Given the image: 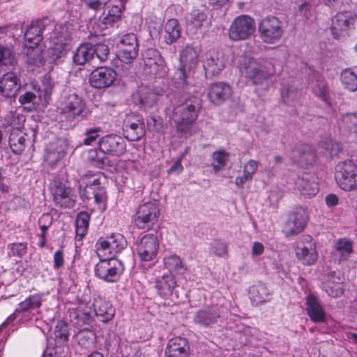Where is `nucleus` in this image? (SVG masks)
Returning <instances> with one entry per match:
<instances>
[{
    "mask_svg": "<svg viewBox=\"0 0 357 357\" xmlns=\"http://www.w3.org/2000/svg\"><path fill=\"white\" fill-rule=\"evenodd\" d=\"M207 19V15L199 10H192L187 17L186 29L188 32L195 33L203 26Z\"/></svg>",
    "mask_w": 357,
    "mask_h": 357,
    "instance_id": "obj_29",
    "label": "nucleus"
},
{
    "mask_svg": "<svg viewBox=\"0 0 357 357\" xmlns=\"http://www.w3.org/2000/svg\"><path fill=\"white\" fill-rule=\"evenodd\" d=\"M38 98L36 95L31 91H26L24 94L19 96V102L24 105L29 104L28 107H25L28 111H32L36 108V102Z\"/></svg>",
    "mask_w": 357,
    "mask_h": 357,
    "instance_id": "obj_49",
    "label": "nucleus"
},
{
    "mask_svg": "<svg viewBox=\"0 0 357 357\" xmlns=\"http://www.w3.org/2000/svg\"><path fill=\"white\" fill-rule=\"evenodd\" d=\"M233 93L231 86L224 82H215L208 88V97L214 105H221L229 99Z\"/></svg>",
    "mask_w": 357,
    "mask_h": 357,
    "instance_id": "obj_16",
    "label": "nucleus"
},
{
    "mask_svg": "<svg viewBox=\"0 0 357 357\" xmlns=\"http://www.w3.org/2000/svg\"><path fill=\"white\" fill-rule=\"evenodd\" d=\"M105 153L102 152L100 149V151L97 149H91L88 153V160L93 166L102 169L109 162L107 158L105 155Z\"/></svg>",
    "mask_w": 357,
    "mask_h": 357,
    "instance_id": "obj_40",
    "label": "nucleus"
},
{
    "mask_svg": "<svg viewBox=\"0 0 357 357\" xmlns=\"http://www.w3.org/2000/svg\"><path fill=\"white\" fill-rule=\"evenodd\" d=\"M52 192L56 205L70 208L74 205V200L70 197L72 190L59 181H54L52 187Z\"/></svg>",
    "mask_w": 357,
    "mask_h": 357,
    "instance_id": "obj_20",
    "label": "nucleus"
},
{
    "mask_svg": "<svg viewBox=\"0 0 357 357\" xmlns=\"http://www.w3.org/2000/svg\"><path fill=\"white\" fill-rule=\"evenodd\" d=\"M229 153L226 152L225 150H220L213 152L212 158L213 162L225 166L229 160Z\"/></svg>",
    "mask_w": 357,
    "mask_h": 357,
    "instance_id": "obj_58",
    "label": "nucleus"
},
{
    "mask_svg": "<svg viewBox=\"0 0 357 357\" xmlns=\"http://www.w3.org/2000/svg\"><path fill=\"white\" fill-rule=\"evenodd\" d=\"M90 215L88 213L81 211L78 213L75 222V232L79 239H82L87 232Z\"/></svg>",
    "mask_w": 357,
    "mask_h": 357,
    "instance_id": "obj_37",
    "label": "nucleus"
},
{
    "mask_svg": "<svg viewBox=\"0 0 357 357\" xmlns=\"http://www.w3.org/2000/svg\"><path fill=\"white\" fill-rule=\"evenodd\" d=\"M165 39L167 44H172L181 36V27L176 19L169 20L165 25Z\"/></svg>",
    "mask_w": 357,
    "mask_h": 357,
    "instance_id": "obj_32",
    "label": "nucleus"
},
{
    "mask_svg": "<svg viewBox=\"0 0 357 357\" xmlns=\"http://www.w3.org/2000/svg\"><path fill=\"white\" fill-rule=\"evenodd\" d=\"M45 20H38L30 24L24 33V38L27 43L35 46L42 40V33L45 27Z\"/></svg>",
    "mask_w": 357,
    "mask_h": 357,
    "instance_id": "obj_27",
    "label": "nucleus"
},
{
    "mask_svg": "<svg viewBox=\"0 0 357 357\" xmlns=\"http://www.w3.org/2000/svg\"><path fill=\"white\" fill-rule=\"evenodd\" d=\"M269 294L268 289L263 284L254 285L250 289V298L257 304L266 302Z\"/></svg>",
    "mask_w": 357,
    "mask_h": 357,
    "instance_id": "obj_36",
    "label": "nucleus"
},
{
    "mask_svg": "<svg viewBox=\"0 0 357 357\" xmlns=\"http://www.w3.org/2000/svg\"><path fill=\"white\" fill-rule=\"evenodd\" d=\"M240 70L253 84H259L267 80L275 73L273 59L261 58L258 60L247 56L239 59Z\"/></svg>",
    "mask_w": 357,
    "mask_h": 357,
    "instance_id": "obj_1",
    "label": "nucleus"
},
{
    "mask_svg": "<svg viewBox=\"0 0 357 357\" xmlns=\"http://www.w3.org/2000/svg\"><path fill=\"white\" fill-rule=\"evenodd\" d=\"M119 57L126 63H130L138 55V43L135 34L132 33L125 34L119 43Z\"/></svg>",
    "mask_w": 357,
    "mask_h": 357,
    "instance_id": "obj_13",
    "label": "nucleus"
},
{
    "mask_svg": "<svg viewBox=\"0 0 357 357\" xmlns=\"http://www.w3.org/2000/svg\"><path fill=\"white\" fill-rule=\"evenodd\" d=\"M115 70L109 67H99L93 70L89 77L91 86L96 89L107 88L111 86L116 79Z\"/></svg>",
    "mask_w": 357,
    "mask_h": 357,
    "instance_id": "obj_15",
    "label": "nucleus"
},
{
    "mask_svg": "<svg viewBox=\"0 0 357 357\" xmlns=\"http://www.w3.org/2000/svg\"><path fill=\"white\" fill-rule=\"evenodd\" d=\"M259 31L261 40L269 44L278 43L282 34V22L275 16H268L259 24Z\"/></svg>",
    "mask_w": 357,
    "mask_h": 357,
    "instance_id": "obj_8",
    "label": "nucleus"
},
{
    "mask_svg": "<svg viewBox=\"0 0 357 357\" xmlns=\"http://www.w3.org/2000/svg\"><path fill=\"white\" fill-rule=\"evenodd\" d=\"M64 263L63 253V251L59 250L56 251L54 255V269H59L63 266Z\"/></svg>",
    "mask_w": 357,
    "mask_h": 357,
    "instance_id": "obj_61",
    "label": "nucleus"
},
{
    "mask_svg": "<svg viewBox=\"0 0 357 357\" xmlns=\"http://www.w3.org/2000/svg\"><path fill=\"white\" fill-rule=\"evenodd\" d=\"M144 69L148 73L163 77L166 74V64L160 52L149 48L143 54Z\"/></svg>",
    "mask_w": 357,
    "mask_h": 357,
    "instance_id": "obj_11",
    "label": "nucleus"
},
{
    "mask_svg": "<svg viewBox=\"0 0 357 357\" xmlns=\"http://www.w3.org/2000/svg\"><path fill=\"white\" fill-rule=\"evenodd\" d=\"M335 179L345 191L357 189V167L350 160L338 162L335 166Z\"/></svg>",
    "mask_w": 357,
    "mask_h": 357,
    "instance_id": "obj_5",
    "label": "nucleus"
},
{
    "mask_svg": "<svg viewBox=\"0 0 357 357\" xmlns=\"http://www.w3.org/2000/svg\"><path fill=\"white\" fill-rule=\"evenodd\" d=\"M20 88V79L13 73H5L0 79V93L6 98H15Z\"/></svg>",
    "mask_w": 357,
    "mask_h": 357,
    "instance_id": "obj_22",
    "label": "nucleus"
},
{
    "mask_svg": "<svg viewBox=\"0 0 357 357\" xmlns=\"http://www.w3.org/2000/svg\"><path fill=\"white\" fill-rule=\"evenodd\" d=\"M62 121L66 120L75 125L79 119L87 117L86 105L82 97L75 93L66 96L59 107Z\"/></svg>",
    "mask_w": 357,
    "mask_h": 357,
    "instance_id": "obj_3",
    "label": "nucleus"
},
{
    "mask_svg": "<svg viewBox=\"0 0 357 357\" xmlns=\"http://www.w3.org/2000/svg\"><path fill=\"white\" fill-rule=\"evenodd\" d=\"M200 108L201 102L198 98L187 100L185 103L174 107L173 115L178 132L187 133L190 131Z\"/></svg>",
    "mask_w": 357,
    "mask_h": 357,
    "instance_id": "obj_2",
    "label": "nucleus"
},
{
    "mask_svg": "<svg viewBox=\"0 0 357 357\" xmlns=\"http://www.w3.org/2000/svg\"><path fill=\"white\" fill-rule=\"evenodd\" d=\"M324 289L326 294L331 297H339L344 292L341 279L337 277L335 280V272L330 274L328 280L324 284Z\"/></svg>",
    "mask_w": 357,
    "mask_h": 357,
    "instance_id": "obj_33",
    "label": "nucleus"
},
{
    "mask_svg": "<svg viewBox=\"0 0 357 357\" xmlns=\"http://www.w3.org/2000/svg\"><path fill=\"white\" fill-rule=\"evenodd\" d=\"M40 305V296L38 294L31 295L18 304L14 314L38 308Z\"/></svg>",
    "mask_w": 357,
    "mask_h": 357,
    "instance_id": "obj_35",
    "label": "nucleus"
},
{
    "mask_svg": "<svg viewBox=\"0 0 357 357\" xmlns=\"http://www.w3.org/2000/svg\"><path fill=\"white\" fill-rule=\"evenodd\" d=\"M344 126L357 134V113H349L342 116Z\"/></svg>",
    "mask_w": 357,
    "mask_h": 357,
    "instance_id": "obj_56",
    "label": "nucleus"
},
{
    "mask_svg": "<svg viewBox=\"0 0 357 357\" xmlns=\"http://www.w3.org/2000/svg\"><path fill=\"white\" fill-rule=\"evenodd\" d=\"M86 178H89V180L86 183L87 185H90L91 188H93L95 190L100 188L101 184V180L104 178V176L102 173L98 172L97 174H86L84 175Z\"/></svg>",
    "mask_w": 357,
    "mask_h": 357,
    "instance_id": "obj_57",
    "label": "nucleus"
},
{
    "mask_svg": "<svg viewBox=\"0 0 357 357\" xmlns=\"http://www.w3.org/2000/svg\"><path fill=\"white\" fill-rule=\"evenodd\" d=\"M16 63L13 51L8 47L0 45V64L13 66Z\"/></svg>",
    "mask_w": 357,
    "mask_h": 357,
    "instance_id": "obj_47",
    "label": "nucleus"
},
{
    "mask_svg": "<svg viewBox=\"0 0 357 357\" xmlns=\"http://www.w3.org/2000/svg\"><path fill=\"white\" fill-rule=\"evenodd\" d=\"M255 31V23L252 17L243 15L236 17L229 29V36L232 40H246Z\"/></svg>",
    "mask_w": 357,
    "mask_h": 357,
    "instance_id": "obj_9",
    "label": "nucleus"
},
{
    "mask_svg": "<svg viewBox=\"0 0 357 357\" xmlns=\"http://www.w3.org/2000/svg\"><path fill=\"white\" fill-rule=\"evenodd\" d=\"M10 250L8 255L21 258L27 252L26 243H13L8 245Z\"/></svg>",
    "mask_w": 357,
    "mask_h": 357,
    "instance_id": "obj_54",
    "label": "nucleus"
},
{
    "mask_svg": "<svg viewBox=\"0 0 357 357\" xmlns=\"http://www.w3.org/2000/svg\"><path fill=\"white\" fill-rule=\"evenodd\" d=\"M26 54L29 57V62L31 64L40 65L45 62L43 52L37 45L33 47L32 45H30L29 48L27 50Z\"/></svg>",
    "mask_w": 357,
    "mask_h": 357,
    "instance_id": "obj_46",
    "label": "nucleus"
},
{
    "mask_svg": "<svg viewBox=\"0 0 357 357\" xmlns=\"http://www.w3.org/2000/svg\"><path fill=\"white\" fill-rule=\"evenodd\" d=\"M92 50H93V56L94 59L96 58L101 62H104L107 59L109 49L107 45L104 43L92 45Z\"/></svg>",
    "mask_w": 357,
    "mask_h": 357,
    "instance_id": "obj_48",
    "label": "nucleus"
},
{
    "mask_svg": "<svg viewBox=\"0 0 357 357\" xmlns=\"http://www.w3.org/2000/svg\"><path fill=\"white\" fill-rule=\"evenodd\" d=\"M296 185L301 194L309 197L314 196L319 191L318 183L313 176L307 174L298 176Z\"/></svg>",
    "mask_w": 357,
    "mask_h": 357,
    "instance_id": "obj_26",
    "label": "nucleus"
},
{
    "mask_svg": "<svg viewBox=\"0 0 357 357\" xmlns=\"http://www.w3.org/2000/svg\"><path fill=\"white\" fill-rule=\"evenodd\" d=\"M221 318L219 309L214 306H206L199 310L195 314L193 321L204 328L211 327Z\"/></svg>",
    "mask_w": 357,
    "mask_h": 357,
    "instance_id": "obj_18",
    "label": "nucleus"
},
{
    "mask_svg": "<svg viewBox=\"0 0 357 357\" xmlns=\"http://www.w3.org/2000/svg\"><path fill=\"white\" fill-rule=\"evenodd\" d=\"M165 266L169 270L181 272L184 270L183 261L179 257L172 255L164 258Z\"/></svg>",
    "mask_w": 357,
    "mask_h": 357,
    "instance_id": "obj_43",
    "label": "nucleus"
},
{
    "mask_svg": "<svg viewBox=\"0 0 357 357\" xmlns=\"http://www.w3.org/2000/svg\"><path fill=\"white\" fill-rule=\"evenodd\" d=\"M159 249V240L156 235L148 234L141 238L137 245V251L141 260L153 261Z\"/></svg>",
    "mask_w": 357,
    "mask_h": 357,
    "instance_id": "obj_12",
    "label": "nucleus"
},
{
    "mask_svg": "<svg viewBox=\"0 0 357 357\" xmlns=\"http://www.w3.org/2000/svg\"><path fill=\"white\" fill-rule=\"evenodd\" d=\"M353 22V13L351 11L337 13L332 20L331 24V32L334 38L339 39L346 36Z\"/></svg>",
    "mask_w": 357,
    "mask_h": 357,
    "instance_id": "obj_17",
    "label": "nucleus"
},
{
    "mask_svg": "<svg viewBox=\"0 0 357 357\" xmlns=\"http://www.w3.org/2000/svg\"><path fill=\"white\" fill-rule=\"evenodd\" d=\"M340 81L345 89L351 92L357 91V67L343 69L340 73Z\"/></svg>",
    "mask_w": 357,
    "mask_h": 357,
    "instance_id": "obj_28",
    "label": "nucleus"
},
{
    "mask_svg": "<svg viewBox=\"0 0 357 357\" xmlns=\"http://www.w3.org/2000/svg\"><path fill=\"white\" fill-rule=\"evenodd\" d=\"M296 255L298 259L302 260L303 264L307 265L313 264L317 259L315 250L311 247L308 248L305 246L297 248Z\"/></svg>",
    "mask_w": 357,
    "mask_h": 357,
    "instance_id": "obj_39",
    "label": "nucleus"
},
{
    "mask_svg": "<svg viewBox=\"0 0 357 357\" xmlns=\"http://www.w3.org/2000/svg\"><path fill=\"white\" fill-rule=\"evenodd\" d=\"M124 265L116 258L101 259L94 268L95 275L107 282H117L124 271Z\"/></svg>",
    "mask_w": 357,
    "mask_h": 357,
    "instance_id": "obj_6",
    "label": "nucleus"
},
{
    "mask_svg": "<svg viewBox=\"0 0 357 357\" xmlns=\"http://www.w3.org/2000/svg\"><path fill=\"white\" fill-rule=\"evenodd\" d=\"M252 178L250 176V174L248 172H243L242 176H238L236 178L235 183L239 188H243V185L247 181H251Z\"/></svg>",
    "mask_w": 357,
    "mask_h": 357,
    "instance_id": "obj_64",
    "label": "nucleus"
},
{
    "mask_svg": "<svg viewBox=\"0 0 357 357\" xmlns=\"http://www.w3.org/2000/svg\"><path fill=\"white\" fill-rule=\"evenodd\" d=\"M321 153L327 158H333L340 151V145L335 142L328 140L321 145Z\"/></svg>",
    "mask_w": 357,
    "mask_h": 357,
    "instance_id": "obj_45",
    "label": "nucleus"
},
{
    "mask_svg": "<svg viewBox=\"0 0 357 357\" xmlns=\"http://www.w3.org/2000/svg\"><path fill=\"white\" fill-rule=\"evenodd\" d=\"M70 45L67 43L58 41L54 43V46L49 50L52 59H57L65 55L70 50Z\"/></svg>",
    "mask_w": 357,
    "mask_h": 357,
    "instance_id": "obj_44",
    "label": "nucleus"
},
{
    "mask_svg": "<svg viewBox=\"0 0 357 357\" xmlns=\"http://www.w3.org/2000/svg\"><path fill=\"white\" fill-rule=\"evenodd\" d=\"M123 133L130 141H138L145 134L144 122L138 120L136 123H130L124 126Z\"/></svg>",
    "mask_w": 357,
    "mask_h": 357,
    "instance_id": "obj_30",
    "label": "nucleus"
},
{
    "mask_svg": "<svg viewBox=\"0 0 357 357\" xmlns=\"http://www.w3.org/2000/svg\"><path fill=\"white\" fill-rule=\"evenodd\" d=\"M190 345L188 341L181 337H176L169 340L165 349V357H189Z\"/></svg>",
    "mask_w": 357,
    "mask_h": 357,
    "instance_id": "obj_21",
    "label": "nucleus"
},
{
    "mask_svg": "<svg viewBox=\"0 0 357 357\" xmlns=\"http://www.w3.org/2000/svg\"><path fill=\"white\" fill-rule=\"evenodd\" d=\"M306 310L313 322H324L326 312L318 298L313 294H309L306 299Z\"/></svg>",
    "mask_w": 357,
    "mask_h": 357,
    "instance_id": "obj_24",
    "label": "nucleus"
},
{
    "mask_svg": "<svg viewBox=\"0 0 357 357\" xmlns=\"http://www.w3.org/2000/svg\"><path fill=\"white\" fill-rule=\"evenodd\" d=\"M25 141V137L23 135L17 137L12 135L9 138V145L14 153L20 154L24 151Z\"/></svg>",
    "mask_w": 357,
    "mask_h": 357,
    "instance_id": "obj_50",
    "label": "nucleus"
},
{
    "mask_svg": "<svg viewBox=\"0 0 357 357\" xmlns=\"http://www.w3.org/2000/svg\"><path fill=\"white\" fill-rule=\"evenodd\" d=\"M335 250L340 252V260H347L353 252L351 241L345 238H340L335 245Z\"/></svg>",
    "mask_w": 357,
    "mask_h": 357,
    "instance_id": "obj_41",
    "label": "nucleus"
},
{
    "mask_svg": "<svg viewBox=\"0 0 357 357\" xmlns=\"http://www.w3.org/2000/svg\"><path fill=\"white\" fill-rule=\"evenodd\" d=\"M180 62L181 66L175 73V79L185 89L191 84V71L198 63L197 51L191 46H185L180 54Z\"/></svg>",
    "mask_w": 357,
    "mask_h": 357,
    "instance_id": "obj_4",
    "label": "nucleus"
},
{
    "mask_svg": "<svg viewBox=\"0 0 357 357\" xmlns=\"http://www.w3.org/2000/svg\"><path fill=\"white\" fill-rule=\"evenodd\" d=\"M110 254L121 252L126 245V241L120 234H112L111 236Z\"/></svg>",
    "mask_w": 357,
    "mask_h": 357,
    "instance_id": "obj_52",
    "label": "nucleus"
},
{
    "mask_svg": "<svg viewBox=\"0 0 357 357\" xmlns=\"http://www.w3.org/2000/svg\"><path fill=\"white\" fill-rule=\"evenodd\" d=\"M159 214L157 204L155 202H148L139 206L133 222L139 229L149 228L158 221Z\"/></svg>",
    "mask_w": 357,
    "mask_h": 357,
    "instance_id": "obj_10",
    "label": "nucleus"
},
{
    "mask_svg": "<svg viewBox=\"0 0 357 357\" xmlns=\"http://www.w3.org/2000/svg\"><path fill=\"white\" fill-rule=\"evenodd\" d=\"M211 250L213 254L218 257L228 255L227 244L220 240H214L211 243Z\"/></svg>",
    "mask_w": 357,
    "mask_h": 357,
    "instance_id": "obj_53",
    "label": "nucleus"
},
{
    "mask_svg": "<svg viewBox=\"0 0 357 357\" xmlns=\"http://www.w3.org/2000/svg\"><path fill=\"white\" fill-rule=\"evenodd\" d=\"M281 97L283 102L289 105L298 99L299 92L294 87L284 86L281 89Z\"/></svg>",
    "mask_w": 357,
    "mask_h": 357,
    "instance_id": "obj_42",
    "label": "nucleus"
},
{
    "mask_svg": "<svg viewBox=\"0 0 357 357\" xmlns=\"http://www.w3.org/2000/svg\"><path fill=\"white\" fill-rule=\"evenodd\" d=\"M70 317V321L79 327L91 324L93 319L91 312L82 310L72 311Z\"/></svg>",
    "mask_w": 357,
    "mask_h": 357,
    "instance_id": "obj_34",
    "label": "nucleus"
},
{
    "mask_svg": "<svg viewBox=\"0 0 357 357\" xmlns=\"http://www.w3.org/2000/svg\"><path fill=\"white\" fill-rule=\"evenodd\" d=\"M92 44L84 43L79 46L73 56V61L77 65H84L94 59Z\"/></svg>",
    "mask_w": 357,
    "mask_h": 357,
    "instance_id": "obj_31",
    "label": "nucleus"
},
{
    "mask_svg": "<svg viewBox=\"0 0 357 357\" xmlns=\"http://www.w3.org/2000/svg\"><path fill=\"white\" fill-rule=\"evenodd\" d=\"M206 77L218 75L225 68V58L222 52H217L207 55L203 63Z\"/></svg>",
    "mask_w": 357,
    "mask_h": 357,
    "instance_id": "obj_19",
    "label": "nucleus"
},
{
    "mask_svg": "<svg viewBox=\"0 0 357 357\" xmlns=\"http://www.w3.org/2000/svg\"><path fill=\"white\" fill-rule=\"evenodd\" d=\"M308 218L306 208L301 206L296 207L289 213L287 220L282 227V233L286 237L300 234L305 229Z\"/></svg>",
    "mask_w": 357,
    "mask_h": 357,
    "instance_id": "obj_7",
    "label": "nucleus"
},
{
    "mask_svg": "<svg viewBox=\"0 0 357 357\" xmlns=\"http://www.w3.org/2000/svg\"><path fill=\"white\" fill-rule=\"evenodd\" d=\"M110 245H111V238L109 237L107 239L105 240L102 238H100L96 245H97V250H108V252L110 254Z\"/></svg>",
    "mask_w": 357,
    "mask_h": 357,
    "instance_id": "obj_63",
    "label": "nucleus"
},
{
    "mask_svg": "<svg viewBox=\"0 0 357 357\" xmlns=\"http://www.w3.org/2000/svg\"><path fill=\"white\" fill-rule=\"evenodd\" d=\"M258 162L254 160H250L245 165L243 172H248L252 178L258 169Z\"/></svg>",
    "mask_w": 357,
    "mask_h": 357,
    "instance_id": "obj_60",
    "label": "nucleus"
},
{
    "mask_svg": "<svg viewBox=\"0 0 357 357\" xmlns=\"http://www.w3.org/2000/svg\"><path fill=\"white\" fill-rule=\"evenodd\" d=\"M100 149L106 153L119 156L126 150V143L119 135L110 134L102 137L98 142Z\"/></svg>",
    "mask_w": 357,
    "mask_h": 357,
    "instance_id": "obj_14",
    "label": "nucleus"
},
{
    "mask_svg": "<svg viewBox=\"0 0 357 357\" xmlns=\"http://www.w3.org/2000/svg\"><path fill=\"white\" fill-rule=\"evenodd\" d=\"M176 285L175 278L170 272L155 278V287L158 293L162 296L172 295Z\"/></svg>",
    "mask_w": 357,
    "mask_h": 357,
    "instance_id": "obj_25",
    "label": "nucleus"
},
{
    "mask_svg": "<svg viewBox=\"0 0 357 357\" xmlns=\"http://www.w3.org/2000/svg\"><path fill=\"white\" fill-rule=\"evenodd\" d=\"M158 99V97L155 93L147 90L145 92H141L139 102L145 107H151L157 102Z\"/></svg>",
    "mask_w": 357,
    "mask_h": 357,
    "instance_id": "obj_51",
    "label": "nucleus"
},
{
    "mask_svg": "<svg viewBox=\"0 0 357 357\" xmlns=\"http://www.w3.org/2000/svg\"><path fill=\"white\" fill-rule=\"evenodd\" d=\"M101 131V128L100 127H96L94 128H91L87 130L86 131V135L87 136L84 140V144L85 145H91V143L99 137V132Z\"/></svg>",
    "mask_w": 357,
    "mask_h": 357,
    "instance_id": "obj_59",
    "label": "nucleus"
},
{
    "mask_svg": "<svg viewBox=\"0 0 357 357\" xmlns=\"http://www.w3.org/2000/svg\"><path fill=\"white\" fill-rule=\"evenodd\" d=\"M95 191L96 190L93 188H91L90 185H86V187L83 190H80V197L84 201L91 199Z\"/></svg>",
    "mask_w": 357,
    "mask_h": 357,
    "instance_id": "obj_62",
    "label": "nucleus"
},
{
    "mask_svg": "<svg viewBox=\"0 0 357 357\" xmlns=\"http://www.w3.org/2000/svg\"><path fill=\"white\" fill-rule=\"evenodd\" d=\"M56 339H59L62 343L67 342L68 338V326L66 322L59 321L54 330Z\"/></svg>",
    "mask_w": 357,
    "mask_h": 357,
    "instance_id": "obj_55",
    "label": "nucleus"
},
{
    "mask_svg": "<svg viewBox=\"0 0 357 357\" xmlns=\"http://www.w3.org/2000/svg\"><path fill=\"white\" fill-rule=\"evenodd\" d=\"M93 305L94 314L100 321L107 322L114 317L115 310L109 301L97 298L94 299Z\"/></svg>",
    "mask_w": 357,
    "mask_h": 357,
    "instance_id": "obj_23",
    "label": "nucleus"
},
{
    "mask_svg": "<svg viewBox=\"0 0 357 357\" xmlns=\"http://www.w3.org/2000/svg\"><path fill=\"white\" fill-rule=\"evenodd\" d=\"M66 152L61 147L59 148L56 144H50L47 148L45 155V160L47 163L53 166L58 161L64 157Z\"/></svg>",
    "mask_w": 357,
    "mask_h": 357,
    "instance_id": "obj_38",
    "label": "nucleus"
}]
</instances>
